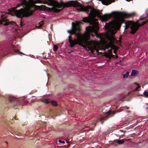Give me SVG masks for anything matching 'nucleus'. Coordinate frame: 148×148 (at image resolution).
Instances as JSON below:
<instances>
[{"label":"nucleus","instance_id":"obj_1","mask_svg":"<svg viewBox=\"0 0 148 148\" xmlns=\"http://www.w3.org/2000/svg\"><path fill=\"white\" fill-rule=\"evenodd\" d=\"M71 6L75 7H79V8H76L77 11H84L87 13L89 12V9H91L92 10L89 14L88 16L83 18L82 21L85 23H89L90 25H92V27H95V29L99 28L95 21V20H97L95 18L96 16L100 18L102 21H106L112 16H119L125 18H129L135 14L134 12L129 13L125 12H112L111 13L102 15L103 14L101 12L92 8L91 5H88L85 7L77 1H70L65 3V7Z\"/></svg>","mask_w":148,"mask_h":148},{"label":"nucleus","instance_id":"obj_2","mask_svg":"<svg viewBox=\"0 0 148 148\" xmlns=\"http://www.w3.org/2000/svg\"><path fill=\"white\" fill-rule=\"evenodd\" d=\"M95 30V27H92L89 26L86 28L85 32L84 34V39H79L77 37V38H75L73 40L71 39L72 35H70L69 36L68 40L70 44L69 47H73L75 45L79 44L80 45H82V43L84 41L86 45L87 48L90 50H96L97 48V44L96 41L92 40H89L90 36H94V35L92 34V32H94Z\"/></svg>","mask_w":148,"mask_h":148},{"label":"nucleus","instance_id":"obj_3","mask_svg":"<svg viewBox=\"0 0 148 148\" xmlns=\"http://www.w3.org/2000/svg\"><path fill=\"white\" fill-rule=\"evenodd\" d=\"M21 3L18 4L15 7L9 10V14L12 16L16 15L17 18H22L28 17L32 14L33 11L27 9L28 3L26 0H21Z\"/></svg>","mask_w":148,"mask_h":148},{"label":"nucleus","instance_id":"obj_4","mask_svg":"<svg viewBox=\"0 0 148 148\" xmlns=\"http://www.w3.org/2000/svg\"><path fill=\"white\" fill-rule=\"evenodd\" d=\"M122 20L118 18L114 23L110 22L108 23H106L104 27L107 31L108 34L110 35L108 38L111 43L115 42L116 38L113 35L120 28V22Z\"/></svg>","mask_w":148,"mask_h":148},{"label":"nucleus","instance_id":"obj_5","mask_svg":"<svg viewBox=\"0 0 148 148\" xmlns=\"http://www.w3.org/2000/svg\"><path fill=\"white\" fill-rule=\"evenodd\" d=\"M80 31L81 27L79 23L77 22L74 23L73 22L71 29L68 30L67 32L70 34V35L74 34L79 39H84V37L80 33Z\"/></svg>","mask_w":148,"mask_h":148},{"label":"nucleus","instance_id":"obj_6","mask_svg":"<svg viewBox=\"0 0 148 148\" xmlns=\"http://www.w3.org/2000/svg\"><path fill=\"white\" fill-rule=\"evenodd\" d=\"M148 22V20L146 21H142L140 24L136 23L134 22L129 21L127 22L125 24V29H127L130 27L131 29L130 33L134 34L138 29L139 27L143 25Z\"/></svg>","mask_w":148,"mask_h":148},{"label":"nucleus","instance_id":"obj_7","mask_svg":"<svg viewBox=\"0 0 148 148\" xmlns=\"http://www.w3.org/2000/svg\"><path fill=\"white\" fill-rule=\"evenodd\" d=\"M53 5L52 6L53 7L51 9V10L55 13H58L65 6H63L62 4H60L59 3L57 2L56 3L54 1Z\"/></svg>","mask_w":148,"mask_h":148},{"label":"nucleus","instance_id":"obj_8","mask_svg":"<svg viewBox=\"0 0 148 148\" xmlns=\"http://www.w3.org/2000/svg\"><path fill=\"white\" fill-rule=\"evenodd\" d=\"M28 2L27 1V3H28V6L27 7V9H29V10H31V9L32 8L35 7V8L41 9H42V7H43L44 8L46 7V6L45 5H41L40 6L37 5H36L34 4V0H28Z\"/></svg>","mask_w":148,"mask_h":148},{"label":"nucleus","instance_id":"obj_9","mask_svg":"<svg viewBox=\"0 0 148 148\" xmlns=\"http://www.w3.org/2000/svg\"><path fill=\"white\" fill-rule=\"evenodd\" d=\"M44 2L42 1L41 0H36L34 1V4L37 3H43L47 5L48 6H52L53 4V0H45Z\"/></svg>","mask_w":148,"mask_h":148},{"label":"nucleus","instance_id":"obj_10","mask_svg":"<svg viewBox=\"0 0 148 148\" xmlns=\"http://www.w3.org/2000/svg\"><path fill=\"white\" fill-rule=\"evenodd\" d=\"M1 20H0V24H2V23L3 22H5V23L3 24L4 26H7L9 25L10 24H12V23H15L13 22L12 21L11 22H8V20L6 18L5 15H1Z\"/></svg>","mask_w":148,"mask_h":148},{"label":"nucleus","instance_id":"obj_11","mask_svg":"<svg viewBox=\"0 0 148 148\" xmlns=\"http://www.w3.org/2000/svg\"><path fill=\"white\" fill-rule=\"evenodd\" d=\"M9 101L11 103H14L16 106H18L21 104V101L18 99H16L12 97L9 98Z\"/></svg>","mask_w":148,"mask_h":148},{"label":"nucleus","instance_id":"obj_12","mask_svg":"<svg viewBox=\"0 0 148 148\" xmlns=\"http://www.w3.org/2000/svg\"><path fill=\"white\" fill-rule=\"evenodd\" d=\"M110 114V112L108 111L107 112L104 116L99 119V121H101V123L103 124L104 121L107 120L111 116Z\"/></svg>","mask_w":148,"mask_h":148},{"label":"nucleus","instance_id":"obj_13","mask_svg":"<svg viewBox=\"0 0 148 148\" xmlns=\"http://www.w3.org/2000/svg\"><path fill=\"white\" fill-rule=\"evenodd\" d=\"M138 73V72L137 71L132 70L131 73L132 76H135Z\"/></svg>","mask_w":148,"mask_h":148},{"label":"nucleus","instance_id":"obj_14","mask_svg":"<svg viewBox=\"0 0 148 148\" xmlns=\"http://www.w3.org/2000/svg\"><path fill=\"white\" fill-rule=\"evenodd\" d=\"M124 143V140L123 139L119 140H117V143L119 144H122Z\"/></svg>","mask_w":148,"mask_h":148},{"label":"nucleus","instance_id":"obj_15","mask_svg":"<svg viewBox=\"0 0 148 148\" xmlns=\"http://www.w3.org/2000/svg\"><path fill=\"white\" fill-rule=\"evenodd\" d=\"M129 74V72L128 71H127L125 74H123V78H127L128 77Z\"/></svg>","mask_w":148,"mask_h":148},{"label":"nucleus","instance_id":"obj_16","mask_svg":"<svg viewBox=\"0 0 148 148\" xmlns=\"http://www.w3.org/2000/svg\"><path fill=\"white\" fill-rule=\"evenodd\" d=\"M58 47L56 45H53V50L54 51H56L58 49Z\"/></svg>","mask_w":148,"mask_h":148},{"label":"nucleus","instance_id":"obj_17","mask_svg":"<svg viewBox=\"0 0 148 148\" xmlns=\"http://www.w3.org/2000/svg\"><path fill=\"white\" fill-rule=\"evenodd\" d=\"M8 51V49H6L5 50H4V49H3L1 51H0V53H3V55H6V53H5V51Z\"/></svg>","mask_w":148,"mask_h":148},{"label":"nucleus","instance_id":"obj_18","mask_svg":"<svg viewBox=\"0 0 148 148\" xmlns=\"http://www.w3.org/2000/svg\"><path fill=\"white\" fill-rule=\"evenodd\" d=\"M42 101L47 104L48 103L49 101L47 99H45Z\"/></svg>","mask_w":148,"mask_h":148},{"label":"nucleus","instance_id":"obj_19","mask_svg":"<svg viewBox=\"0 0 148 148\" xmlns=\"http://www.w3.org/2000/svg\"><path fill=\"white\" fill-rule=\"evenodd\" d=\"M143 95L145 97H148V91L144 92Z\"/></svg>","mask_w":148,"mask_h":148},{"label":"nucleus","instance_id":"obj_20","mask_svg":"<svg viewBox=\"0 0 148 148\" xmlns=\"http://www.w3.org/2000/svg\"><path fill=\"white\" fill-rule=\"evenodd\" d=\"M51 104L54 106H56L57 105V102L54 101H51Z\"/></svg>","mask_w":148,"mask_h":148},{"label":"nucleus","instance_id":"obj_21","mask_svg":"<svg viewBox=\"0 0 148 148\" xmlns=\"http://www.w3.org/2000/svg\"><path fill=\"white\" fill-rule=\"evenodd\" d=\"M106 57L109 58L110 60L111 59V53L110 54H107L105 56Z\"/></svg>","mask_w":148,"mask_h":148},{"label":"nucleus","instance_id":"obj_22","mask_svg":"<svg viewBox=\"0 0 148 148\" xmlns=\"http://www.w3.org/2000/svg\"><path fill=\"white\" fill-rule=\"evenodd\" d=\"M111 58H114L115 59H117L118 58V56L116 55L115 56H114V55H112L111 53Z\"/></svg>","mask_w":148,"mask_h":148},{"label":"nucleus","instance_id":"obj_23","mask_svg":"<svg viewBox=\"0 0 148 148\" xmlns=\"http://www.w3.org/2000/svg\"><path fill=\"white\" fill-rule=\"evenodd\" d=\"M44 22L43 21H42L40 22L39 23V27H41L43 24Z\"/></svg>","mask_w":148,"mask_h":148},{"label":"nucleus","instance_id":"obj_24","mask_svg":"<svg viewBox=\"0 0 148 148\" xmlns=\"http://www.w3.org/2000/svg\"><path fill=\"white\" fill-rule=\"evenodd\" d=\"M58 142L60 143H62L63 145L65 144V142L63 141H62L60 140H59L58 141Z\"/></svg>","mask_w":148,"mask_h":148},{"label":"nucleus","instance_id":"obj_25","mask_svg":"<svg viewBox=\"0 0 148 148\" xmlns=\"http://www.w3.org/2000/svg\"><path fill=\"white\" fill-rule=\"evenodd\" d=\"M148 16H147V17H143V18H140L139 19V20H144V19H146V18H147L148 17Z\"/></svg>","mask_w":148,"mask_h":148},{"label":"nucleus","instance_id":"obj_26","mask_svg":"<svg viewBox=\"0 0 148 148\" xmlns=\"http://www.w3.org/2000/svg\"><path fill=\"white\" fill-rule=\"evenodd\" d=\"M140 88V86L138 85V86L136 87L135 89V90L136 91L138 90V89Z\"/></svg>","mask_w":148,"mask_h":148},{"label":"nucleus","instance_id":"obj_27","mask_svg":"<svg viewBox=\"0 0 148 148\" xmlns=\"http://www.w3.org/2000/svg\"><path fill=\"white\" fill-rule=\"evenodd\" d=\"M23 22L22 21H21V22H20V25L21 26V27H22L23 25Z\"/></svg>","mask_w":148,"mask_h":148},{"label":"nucleus","instance_id":"obj_28","mask_svg":"<svg viewBox=\"0 0 148 148\" xmlns=\"http://www.w3.org/2000/svg\"><path fill=\"white\" fill-rule=\"evenodd\" d=\"M69 52V53H71L73 52V51L72 50H70Z\"/></svg>","mask_w":148,"mask_h":148},{"label":"nucleus","instance_id":"obj_29","mask_svg":"<svg viewBox=\"0 0 148 148\" xmlns=\"http://www.w3.org/2000/svg\"><path fill=\"white\" fill-rule=\"evenodd\" d=\"M98 121H96V122L94 123H93V125H95V127L96 125V123H97Z\"/></svg>","mask_w":148,"mask_h":148},{"label":"nucleus","instance_id":"obj_30","mask_svg":"<svg viewBox=\"0 0 148 148\" xmlns=\"http://www.w3.org/2000/svg\"><path fill=\"white\" fill-rule=\"evenodd\" d=\"M19 50H18L17 51V50L16 51V52H19Z\"/></svg>","mask_w":148,"mask_h":148},{"label":"nucleus","instance_id":"obj_31","mask_svg":"<svg viewBox=\"0 0 148 148\" xmlns=\"http://www.w3.org/2000/svg\"><path fill=\"white\" fill-rule=\"evenodd\" d=\"M126 1H132V0H126Z\"/></svg>","mask_w":148,"mask_h":148},{"label":"nucleus","instance_id":"obj_32","mask_svg":"<svg viewBox=\"0 0 148 148\" xmlns=\"http://www.w3.org/2000/svg\"><path fill=\"white\" fill-rule=\"evenodd\" d=\"M114 53L116 55V52L114 51Z\"/></svg>","mask_w":148,"mask_h":148},{"label":"nucleus","instance_id":"obj_33","mask_svg":"<svg viewBox=\"0 0 148 148\" xmlns=\"http://www.w3.org/2000/svg\"><path fill=\"white\" fill-rule=\"evenodd\" d=\"M125 98V96H123V99H124V98Z\"/></svg>","mask_w":148,"mask_h":148},{"label":"nucleus","instance_id":"obj_34","mask_svg":"<svg viewBox=\"0 0 148 148\" xmlns=\"http://www.w3.org/2000/svg\"><path fill=\"white\" fill-rule=\"evenodd\" d=\"M108 51H109V52H110V50H108Z\"/></svg>","mask_w":148,"mask_h":148},{"label":"nucleus","instance_id":"obj_35","mask_svg":"<svg viewBox=\"0 0 148 148\" xmlns=\"http://www.w3.org/2000/svg\"><path fill=\"white\" fill-rule=\"evenodd\" d=\"M5 143H6L7 144H8V143L7 142H5Z\"/></svg>","mask_w":148,"mask_h":148},{"label":"nucleus","instance_id":"obj_36","mask_svg":"<svg viewBox=\"0 0 148 148\" xmlns=\"http://www.w3.org/2000/svg\"><path fill=\"white\" fill-rule=\"evenodd\" d=\"M120 131H123V130H120Z\"/></svg>","mask_w":148,"mask_h":148},{"label":"nucleus","instance_id":"obj_37","mask_svg":"<svg viewBox=\"0 0 148 148\" xmlns=\"http://www.w3.org/2000/svg\"><path fill=\"white\" fill-rule=\"evenodd\" d=\"M121 101H123V100L122 99H121Z\"/></svg>","mask_w":148,"mask_h":148},{"label":"nucleus","instance_id":"obj_38","mask_svg":"<svg viewBox=\"0 0 148 148\" xmlns=\"http://www.w3.org/2000/svg\"><path fill=\"white\" fill-rule=\"evenodd\" d=\"M14 118L15 119H16V120H17V119H16V118H15L14 117Z\"/></svg>","mask_w":148,"mask_h":148},{"label":"nucleus","instance_id":"obj_39","mask_svg":"<svg viewBox=\"0 0 148 148\" xmlns=\"http://www.w3.org/2000/svg\"><path fill=\"white\" fill-rule=\"evenodd\" d=\"M127 108L129 109V108Z\"/></svg>","mask_w":148,"mask_h":148},{"label":"nucleus","instance_id":"obj_40","mask_svg":"<svg viewBox=\"0 0 148 148\" xmlns=\"http://www.w3.org/2000/svg\"><path fill=\"white\" fill-rule=\"evenodd\" d=\"M127 108L129 109V108Z\"/></svg>","mask_w":148,"mask_h":148}]
</instances>
